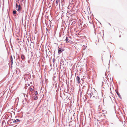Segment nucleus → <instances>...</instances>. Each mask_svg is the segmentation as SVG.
<instances>
[{
  "label": "nucleus",
  "mask_w": 127,
  "mask_h": 127,
  "mask_svg": "<svg viewBox=\"0 0 127 127\" xmlns=\"http://www.w3.org/2000/svg\"><path fill=\"white\" fill-rule=\"evenodd\" d=\"M117 95L119 96L120 95L119 94V93L118 92H117Z\"/></svg>",
  "instance_id": "nucleus-13"
},
{
  "label": "nucleus",
  "mask_w": 127,
  "mask_h": 127,
  "mask_svg": "<svg viewBox=\"0 0 127 127\" xmlns=\"http://www.w3.org/2000/svg\"><path fill=\"white\" fill-rule=\"evenodd\" d=\"M121 37V35H120L119 36V37Z\"/></svg>",
  "instance_id": "nucleus-15"
},
{
  "label": "nucleus",
  "mask_w": 127,
  "mask_h": 127,
  "mask_svg": "<svg viewBox=\"0 0 127 127\" xmlns=\"http://www.w3.org/2000/svg\"><path fill=\"white\" fill-rule=\"evenodd\" d=\"M37 96H36V98H35V99H37Z\"/></svg>",
  "instance_id": "nucleus-14"
},
{
  "label": "nucleus",
  "mask_w": 127,
  "mask_h": 127,
  "mask_svg": "<svg viewBox=\"0 0 127 127\" xmlns=\"http://www.w3.org/2000/svg\"><path fill=\"white\" fill-rule=\"evenodd\" d=\"M33 87H30L29 88L30 90L31 91H32L33 90Z\"/></svg>",
  "instance_id": "nucleus-9"
},
{
  "label": "nucleus",
  "mask_w": 127,
  "mask_h": 127,
  "mask_svg": "<svg viewBox=\"0 0 127 127\" xmlns=\"http://www.w3.org/2000/svg\"><path fill=\"white\" fill-rule=\"evenodd\" d=\"M64 50L63 49L60 48L58 49V53L60 54Z\"/></svg>",
  "instance_id": "nucleus-4"
},
{
  "label": "nucleus",
  "mask_w": 127,
  "mask_h": 127,
  "mask_svg": "<svg viewBox=\"0 0 127 127\" xmlns=\"http://www.w3.org/2000/svg\"><path fill=\"white\" fill-rule=\"evenodd\" d=\"M10 60H11V65H12L13 64V59L12 56H11V57L10 58Z\"/></svg>",
  "instance_id": "nucleus-6"
},
{
  "label": "nucleus",
  "mask_w": 127,
  "mask_h": 127,
  "mask_svg": "<svg viewBox=\"0 0 127 127\" xmlns=\"http://www.w3.org/2000/svg\"><path fill=\"white\" fill-rule=\"evenodd\" d=\"M59 2V1L58 0H57L56 1V3L57 4H58V2ZM57 5V4L56 5Z\"/></svg>",
  "instance_id": "nucleus-11"
},
{
  "label": "nucleus",
  "mask_w": 127,
  "mask_h": 127,
  "mask_svg": "<svg viewBox=\"0 0 127 127\" xmlns=\"http://www.w3.org/2000/svg\"><path fill=\"white\" fill-rule=\"evenodd\" d=\"M20 121V120L18 119H16V120L14 121H13V123H16L18 122H19Z\"/></svg>",
  "instance_id": "nucleus-7"
},
{
  "label": "nucleus",
  "mask_w": 127,
  "mask_h": 127,
  "mask_svg": "<svg viewBox=\"0 0 127 127\" xmlns=\"http://www.w3.org/2000/svg\"><path fill=\"white\" fill-rule=\"evenodd\" d=\"M16 11L15 10L13 11V14H16Z\"/></svg>",
  "instance_id": "nucleus-10"
},
{
  "label": "nucleus",
  "mask_w": 127,
  "mask_h": 127,
  "mask_svg": "<svg viewBox=\"0 0 127 127\" xmlns=\"http://www.w3.org/2000/svg\"><path fill=\"white\" fill-rule=\"evenodd\" d=\"M97 93H91L90 95L91 97L92 98H96L97 97Z\"/></svg>",
  "instance_id": "nucleus-2"
},
{
  "label": "nucleus",
  "mask_w": 127,
  "mask_h": 127,
  "mask_svg": "<svg viewBox=\"0 0 127 127\" xmlns=\"http://www.w3.org/2000/svg\"><path fill=\"white\" fill-rule=\"evenodd\" d=\"M65 40L67 43L69 42V41H68V39L67 37H66Z\"/></svg>",
  "instance_id": "nucleus-8"
},
{
  "label": "nucleus",
  "mask_w": 127,
  "mask_h": 127,
  "mask_svg": "<svg viewBox=\"0 0 127 127\" xmlns=\"http://www.w3.org/2000/svg\"><path fill=\"white\" fill-rule=\"evenodd\" d=\"M76 77L78 83H80V77L78 76H76Z\"/></svg>",
  "instance_id": "nucleus-3"
},
{
  "label": "nucleus",
  "mask_w": 127,
  "mask_h": 127,
  "mask_svg": "<svg viewBox=\"0 0 127 127\" xmlns=\"http://www.w3.org/2000/svg\"><path fill=\"white\" fill-rule=\"evenodd\" d=\"M37 94V91H36L35 93V95H36Z\"/></svg>",
  "instance_id": "nucleus-12"
},
{
  "label": "nucleus",
  "mask_w": 127,
  "mask_h": 127,
  "mask_svg": "<svg viewBox=\"0 0 127 127\" xmlns=\"http://www.w3.org/2000/svg\"><path fill=\"white\" fill-rule=\"evenodd\" d=\"M16 10L20 12L21 9V7L20 5L19 4H18L17 3L16 4Z\"/></svg>",
  "instance_id": "nucleus-1"
},
{
  "label": "nucleus",
  "mask_w": 127,
  "mask_h": 127,
  "mask_svg": "<svg viewBox=\"0 0 127 127\" xmlns=\"http://www.w3.org/2000/svg\"><path fill=\"white\" fill-rule=\"evenodd\" d=\"M21 58L23 60H24L25 59L24 56L23 55H21Z\"/></svg>",
  "instance_id": "nucleus-5"
}]
</instances>
